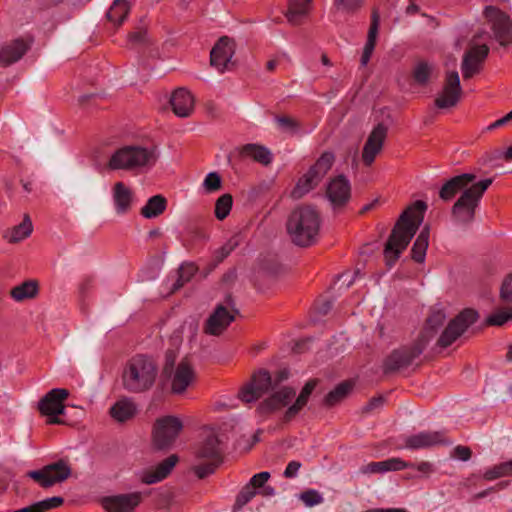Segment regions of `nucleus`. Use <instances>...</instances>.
I'll return each mask as SVG.
<instances>
[{
    "instance_id": "obj_1",
    "label": "nucleus",
    "mask_w": 512,
    "mask_h": 512,
    "mask_svg": "<svg viewBox=\"0 0 512 512\" xmlns=\"http://www.w3.org/2000/svg\"><path fill=\"white\" fill-rule=\"evenodd\" d=\"M427 205L417 200L399 216L385 244L384 257L387 266L392 267L407 248L424 218Z\"/></svg>"
},
{
    "instance_id": "obj_2",
    "label": "nucleus",
    "mask_w": 512,
    "mask_h": 512,
    "mask_svg": "<svg viewBox=\"0 0 512 512\" xmlns=\"http://www.w3.org/2000/svg\"><path fill=\"white\" fill-rule=\"evenodd\" d=\"M445 321L446 315L442 310L431 311L422 332L415 342L411 346H403L396 349L387 356L383 364L384 372L390 373L409 366L422 354L427 344L434 338Z\"/></svg>"
},
{
    "instance_id": "obj_3",
    "label": "nucleus",
    "mask_w": 512,
    "mask_h": 512,
    "mask_svg": "<svg viewBox=\"0 0 512 512\" xmlns=\"http://www.w3.org/2000/svg\"><path fill=\"white\" fill-rule=\"evenodd\" d=\"M320 227V214L311 205H299L294 208L286 222V230L291 242L303 248L310 247L318 241Z\"/></svg>"
},
{
    "instance_id": "obj_4",
    "label": "nucleus",
    "mask_w": 512,
    "mask_h": 512,
    "mask_svg": "<svg viewBox=\"0 0 512 512\" xmlns=\"http://www.w3.org/2000/svg\"><path fill=\"white\" fill-rule=\"evenodd\" d=\"M157 374V365L152 358L136 355L127 362L123 370V388L129 393L146 392L153 387Z\"/></svg>"
},
{
    "instance_id": "obj_5",
    "label": "nucleus",
    "mask_w": 512,
    "mask_h": 512,
    "mask_svg": "<svg viewBox=\"0 0 512 512\" xmlns=\"http://www.w3.org/2000/svg\"><path fill=\"white\" fill-rule=\"evenodd\" d=\"M492 182V178L480 180L461 193L451 208V216L455 223L469 225L474 221L480 201Z\"/></svg>"
},
{
    "instance_id": "obj_6",
    "label": "nucleus",
    "mask_w": 512,
    "mask_h": 512,
    "mask_svg": "<svg viewBox=\"0 0 512 512\" xmlns=\"http://www.w3.org/2000/svg\"><path fill=\"white\" fill-rule=\"evenodd\" d=\"M155 147L124 146L117 149L110 157L108 168L111 170L132 171L145 166H153L158 160Z\"/></svg>"
},
{
    "instance_id": "obj_7",
    "label": "nucleus",
    "mask_w": 512,
    "mask_h": 512,
    "mask_svg": "<svg viewBox=\"0 0 512 512\" xmlns=\"http://www.w3.org/2000/svg\"><path fill=\"white\" fill-rule=\"evenodd\" d=\"M485 22L489 25L492 37L501 46L512 44V19L501 9L493 5H487L482 13Z\"/></svg>"
},
{
    "instance_id": "obj_8",
    "label": "nucleus",
    "mask_w": 512,
    "mask_h": 512,
    "mask_svg": "<svg viewBox=\"0 0 512 512\" xmlns=\"http://www.w3.org/2000/svg\"><path fill=\"white\" fill-rule=\"evenodd\" d=\"M69 396V391L64 388H54L46 393L38 402V409L43 416H46L48 425H60L64 421L58 416L64 414V401Z\"/></svg>"
},
{
    "instance_id": "obj_9",
    "label": "nucleus",
    "mask_w": 512,
    "mask_h": 512,
    "mask_svg": "<svg viewBox=\"0 0 512 512\" xmlns=\"http://www.w3.org/2000/svg\"><path fill=\"white\" fill-rule=\"evenodd\" d=\"M70 475L71 467L69 463L63 459L45 465L41 469L27 472V476L43 488H49L57 483H61Z\"/></svg>"
},
{
    "instance_id": "obj_10",
    "label": "nucleus",
    "mask_w": 512,
    "mask_h": 512,
    "mask_svg": "<svg viewBox=\"0 0 512 512\" xmlns=\"http://www.w3.org/2000/svg\"><path fill=\"white\" fill-rule=\"evenodd\" d=\"M183 429V423L176 416L158 418L153 426V440L157 448L172 446Z\"/></svg>"
},
{
    "instance_id": "obj_11",
    "label": "nucleus",
    "mask_w": 512,
    "mask_h": 512,
    "mask_svg": "<svg viewBox=\"0 0 512 512\" xmlns=\"http://www.w3.org/2000/svg\"><path fill=\"white\" fill-rule=\"evenodd\" d=\"M478 313L473 309H465L452 319L440 335L437 344L446 348L454 343L472 324L478 320Z\"/></svg>"
},
{
    "instance_id": "obj_12",
    "label": "nucleus",
    "mask_w": 512,
    "mask_h": 512,
    "mask_svg": "<svg viewBox=\"0 0 512 512\" xmlns=\"http://www.w3.org/2000/svg\"><path fill=\"white\" fill-rule=\"evenodd\" d=\"M462 87L457 71H449L445 74L442 90L435 98V106L439 109L455 107L462 97Z\"/></svg>"
},
{
    "instance_id": "obj_13",
    "label": "nucleus",
    "mask_w": 512,
    "mask_h": 512,
    "mask_svg": "<svg viewBox=\"0 0 512 512\" xmlns=\"http://www.w3.org/2000/svg\"><path fill=\"white\" fill-rule=\"evenodd\" d=\"M235 54V42L228 36H222L210 52V65L219 73L231 70L235 63L232 58Z\"/></svg>"
},
{
    "instance_id": "obj_14",
    "label": "nucleus",
    "mask_w": 512,
    "mask_h": 512,
    "mask_svg": "<svg viewBox=\"0 0 512 512\" xmlns=\"http://www.w3.org/2000/svg\"><path fill=\"white\" fill-rule=\"evenodd\" d=\"M171 382V391L182 394L195 381L196 373L189 359H182L174 369L165 374Z\"/></svg>"
},
{
    "instance_id": "obj_15",
    "label": "nucleus",
    "mask_w": 512,
    "mask_h": 512,
    "mask_svg": "<svg viewBox=\"0 0 512 512\" xmlns=\"http://www.w3.org/2000/svg\"><path fill=\"white\" fill-rule=\"evenodd\" d=\"M274 388L270 373L267 370H260L253 375L251 383L240 391L239 397L243 402H254Z\"/></svg>"
},
{
    "instance_id": "obj_16",
    "label": "nucleus",
    "mask_w": 512,
    "mask_h": 512,
    "mask_svg": "<svg viewBox=\"0 0 512 512\" xmlns=\"http://www.w3.org/2000/svg\"><path fill=\"white\" fill-rule=\"evenodd\" d=\"M252 159L262 165H269L272 162V153L265 146L249 143L234 148L228 155V161H243Z\"/></svg>"
},
{
    "instance_id": "obj_17",
    "label": "nucleus",
    "mask_w": 512,
    "mask_h": 512,
    "mask_svg": "<svg viewBox=\"0 0 512 512\" xmlns=\"http://www.w3.org/2000/svg\"><path fill=\"white\" fill-rule=\"evenodd\" d=\"M326 197L333 208L345 206L351 197V184L344 175L332 178L326 187Z\"/></svg>"
},
{
    "instance_id": "obj_18",
    "label": "nucleus",
    "mask_w": 512,
    "mask_h": 512,
    "mask_svg": "<svg viewBox=\"0 0 512 512\" xmlns=\"http://www.w3.org/2000/svg\"><path fill=\"white\" fill-rule=\"evenodd\" d=\"M387 132V126L379 123L369 134L362 150V160L366 166H371L376 156L381 152Z\"/></svg>"
},
{
    "instance_id": "obj_19",
    "label": "nucleus",
    "mask_w": 512,
    "mask_h": 512,
    "mask_svg": "<svg viewBox=\"0 0 512 512\" xmlns=\"http://www.w3.org/2000/svg\"><path fill=\"white\" fill-rule=\"evenodd\" d=\"M489 47L486 44L471 47L463 56L461 70L464 79L472 78L482 68V63L487 58Z\"/></svg>"
},
{
    "instance_id": "obj_20",
    "label": "nucleus",
    "mask_w": 512,
    "mask_h": 512,
    "mask_svg": "<svg viewBox=\"0 0 512 512\" xmlns=\"http://www.w3.org/2000/svg\"><path fill=\"white\" fill-rule=\"evenodd\" d=\"M235 315L223 304H218L206 320L204 333L212 336L221 335L235 320Z\"/></svg>"
},
{
    "instance_id": "obj_21",
    "label": "nucleus",
    "mask_w": 512,
    "mask_h": 512,
    "mask_svg": "<svg viewBox=\"0 0 512 512\" xmlns=\"http://www.w3.org/2000/svg\"><path fill=\"white\" fill-rule=\"evenodd\" d=\"M142 494L140 492H132L128 494H119L106 497L102 504L108 512H132L141 502Z\"/></svg>"
},
{
    "instance_id": "obj_22",
    "label": "nucleus",
    "mask_w": 512,
    "mask_h": 512,
    "mask_svg": "<svg viewBox=\"0 0 512 512\" xmlns=\"http://www.w3.org/2000/svg\"><path fill=\"white\" fill-rule=\"evenodd\" d=\"M475 180L476 175L473 173H463L454 176L442 185L439 197L443 201H450L457 193H462L465 189H469L472 184L477 183Z\"/></svg>"
},
{
    "instance_id": "obj_23",
    "label": "nucleus",
    "mask_w": 512,
    "mask_h": 512,
    "mask_svg": "<svg viewBox=\"0 0 512 512\" xmlns=\"http://www.w3.org/2000/svg\"><path fill=\"white\" fill-rule=\"evenodd\" d=\"M178 461L179 458L177 455H170L155 467L144 470L140 476L141 482L151 485L164 480L172 472Z\"/></svg>"
},
{
    "instance_id": "obj_24",
    "label": "nucleus",
    "mask_w": 512,
    "mask_h": 512,
    "mask_svg": "<svg viewBox=\"0 0 512 512\" xmlns=\"http://www.w3.org/2000/svg\"><path fill=\"white\" fill-rule=\"evenodd\" d=\"M195 458L203 463L195 464L192 469L198 478L203 479L214 473L221 463L222 457L219 450H196Z\"/></svg>"
},
{
    "instance_id": "obj_25",
    "label": "nucleus",
    "mask_w": 512,
    "mask_h": 512,
    "mask_svg": "<svg viewBox=\"0 0 512 512\" xmlns=\"http://www.w3.org/2000/svg\"><path fill=\"white\" fill-rule=\"evenodd\" d=\"M452 444L453 442L442 432H421L406 440V448H428Z\"/></svg>"
},
{
    "instance_id": "obj_26",
    "label": "nucleus",
    "mask_w": 512,
    "mask_h": 512,
    "mask_svg": "<svg viewBox=\"0 0 512 512\" xmlns=\"http://www.w3.org/2000/svg\"><path fill=\"white\" fill-rule=\"evenodd\" d=\"M29 49V43L18 38L0 46V66H9L19 61Z\"/></svg>"
},
{
    "instance_id": "obj_27",
    "label": "nucleus",
    "mask_w": 512,
    "mask_h": 512,
    "mask_svg": "<svg viewBox=\"0 0 512 512\" xmlns=\"http://www.w3.org/2000/svg\"><path fill=\"white\" fill-rule=\"evenodd\" d=\"M170 104L176 116L186 118L194 110V97L187 89L178 88L172 93Z\"/></svg>"
},
{
    "instance_id": "obj_28",
    "label": "nucleus",
    "mask_w": 512,
    "mask_h": 512,
    "mask_svg": "<svg viewBox=\"0 0 512 512\" xmlns=\"http://www.w3.org/2000/svg\"><path fill=\"white\" fill-rule=\"evenodd\" d=\"M112 198L115 210L118 214H127L134 201V193L130 187L123 182H116L112 190Z\"/></svg>"
},
{
    "instance_id": "obj_29",
    "label": "nucleus",
    "mask_w": 512,
    "mask_h": 512,
    "mask_svg": "<svg viewBox=\"0 0 512 512\" xmlns=\"http://www.w3.org/2000/svg\"><path fill=\"white\" fill-rule=\"evenodd\" d=\"M312 9V0H289L285 13L287 21L294 25H300Z\"/></svg>"
},
{
    "instance_id": "obj_30",
    "label": "nucleus",
    "mask_w": 512,
    "mask_h": 512,
    "mask_svg": "<svg viewBox=\"0 0 512 512\" xmlns=\"http://www.w3.org/2000/svg\"><path fill=\"white\" fill-rule=\"evenodd\" d=\"M380 15L378 9H373L371 15V24L368 31L367 41L365 43L363 53L361 56V65L366 66L371 58V55L375 49L376 38L379 29Z\"/></svg>"
},
{
    "instance_id": "obj_31",
    "label": "nucleus",
    "mask_w": 512,
    "mask_h": 512,
    "mask_svg": "<svg viewBox=\"0 0 512 512\" xmlns=\"http://www.w3.org/2000/svg\"><path fill=\"white\" fill-rule=\"evenodd\" d=\"M322 180L309 168L308 171L299 178L291 192V197L295 200L301 199L307 193L316 188Z\"/></svg>"
},
{
    "instance_id": "obj_32",
    "label": "nucleus",
    "mask_w": 512,
    "mask_h": 512,
    "mask_svg": "<svg viewBox=\"0 0 512 512\" xmlns=\"http://www.w3.org/2000/svg\"><path fill=\"white\" fill-rule=\"evenodd\" d=\"M415 465L409 462H405L401 458L393 457L379 462L369 463L364 472L369 473H385L388 471H398L406 467H414Z\"/></svg>"
},
{
    "instance_id": "obj_33",
    "label": "nucleus",
    "mask_w": 512,
    "mask_h": 512,
    "mask_svg": "<svg viewBox=\"0 0 512 512\" xmlns=\"http://www.w3.org/2000/svg\"><path fill=\"white\" fill-rule=\"evenodd\" d=\"M39 293V284L36 280H27L13 287L10 296L17 302L35 298Z\"/></svg>"
},
{
    "instance_id": "obj_34",
    "label": "nucleus",
    "mask_w": 512,
    "mask_h": 512,
    "mask_svg": "<svg viewBox=\"0 0 512 512\" xmlns=\"http://www.w3.org/2000/svg\"><path fill=\"white\" fill-rule=\"evenodd\" d=\"M167 207V200L164 196L158 194L150 197L146 204L141 208V215L146 219H152L164 213Z\"/></svg>"
},
{
    "instance_id": "obj_35",
    "label": "nucleus",
    "mask_w": 512,
    "mask_h": 512,
    "mask_svg": "<svg viewBox=\"0 0 512 512\" xmlns=\"http://www.w3.org/2000/svg\"><path fill=\"white\" fill-rule=\"evenodd\" d=\"M295 396V390L290 387H283L280 390L274 392L268 399L263 403V406L269 410L278 409L286 406Z\"/></svg>"
},
{
    "instance_id": "obj_36",
    "label": "nucleus",
    "mask_w": 512,
    "mask_h": 512,
    "mask_svg": "<svg viewBox=\"0 0 512 512\" xmlns=\"http://www.w3.org/2000/svg\"><path fill=\"white\" fill-rule=\"evenodd\" d=\"M33 231V225L28 215H25L23 221L14 226L11 230L7 231L4 237L8 240L9 243H18L27 237Z\"/></svg>"
},
{
    "instance_id": "obj_37",
    "label": "nucleus",
    "mask_w": 512,
    "mask_h": 512,
    "mask_svg": "<svg viewBox=\"0 0 512 512\" xmlns=\"http://www.w3.org/2000/svg\"><path fill=\"white\" fill-rule=\"evenodd\" d=\"M429 235V227L425 226L417 236L412 246L411 257L417 263H423L425 260L426 251L429 245Z\"/></svg>"
},
{
    "instance_id": "obj_38",
    "label": "nucleus",
    "mask_w": 512,
    "mask_h": 512,
    "mask_svg": "<svg viewBox=\"0 0 512 512\" xmlns=\"http://www.w3.org/2000/svg\"><path fill=\"white\" fill-rule=\"evenodd\" d=\"M136 413L134 403L129 399L117 401L110 409L111 416L118 422H124L131 419Z\"/></svg>"
},
{
    "instance_id": "obj_39",
    "label": "nucleus",
    "mask_w": 512,
    "mask_h": 512,
    "mask_svg": "<svg viewBox=\"0 0 512 512\" xmlns=\"http://www.w3.org/2000/svg\"><path fill=\"white\" fill-rule=\"evenodd\" d=\"M316 386L315 380L308 381L300 392L298 398L295 403L290 406L286 412V418L290 419L295 416L307 403L309 396Z\"/></svg>"
},
{
    "instance_id": "obj_40",
    "label": "nucleus",
    "mask_w": 512,
    "mask_h": 512,
    "mask_svg": "<svg viewBox=\"0 0 512 512\" xmlns=\"http://www.w3.org/2000/svg\"><path fill=\"white\" fill-rule=\"evenodd\" d=\"M130 11L126 0H115L107 12V18L116 25H121Z\"/></svg>"
},
{
    "instance_id": "obj_41",
    "label": "nucleus",
    "mask_w": 512,
    "mask_h": 512,
    "mask_svg": "<svg viewBox=\"0 0 512 512\" xmlns=\"http://www.w3.org/2000/svg\"><path fill=\"white\" fill-rule=\"evenodd\" d=\"M334 162L335 154L332 151H325L318 157L310 169L322 180L332 168Z\"/></svg>"
},
{
    "instance_id": "obj_42",
    "label": "nucleus",
    "mask_w": 512,
    "mask_h": 512,
    "mask_svg": "<svg viewBox=\"0 0 512 512\" xmlns=\"http://www.w3.org/2000/svg\"><path fill=\"white\" fill-rule=\"evenodd\" d=\"M63 501L64 500L62 497L54 496L51 498L44 499L42 501H38L32 505L18 509L14 512H47L48 510L61 506L63 504Z\"/></svg>"
},
{
    "instance_id": "obj_43",
    "label": "nucleus",
    "mask_w": 512,
    "mask_h": 512,
    "mask_svg": "<svg viewBox=\"0 0 512 512\" xmlns=\"http://www.w3.org/2000/svg\"><path fill=\"white\" fill-rule=\"evenodd\" d=\"M352 389V385L348 382H343L331 390L324 399V403L328 407H332L343 401Z\"/></svg>"
},
{
    "instance_id": "obj_44",
    "label": "nucleus",
    "mask_w": 512,
    "mask_h": 512,
    "mask_svg": "<svg viewBox=\"0 0 512 512\" xmlns=\"http://www.w3.org/2000/svg\"><path fill=\"white\" fill-rule=\"evenodd\" d=\"M204 441V448H216L220 445H227L225 435L217 433L213 428L205 427L201 432Z\"/></svg>"
},
{
    "instance_id": "obj_45",
    "label": "nucleus",
    "mask_w": 512,
    "mask_h": 512,
    "mask_svg": "<svg viewBox=\"0 0 512 512\" xmlns=\"http://www.w3.org/2000/svg\"><path fill=\"white\" fill-rule=\"evenodd\" d=\"M233 204L232 196L228 193L220 196L215 203V216L218 220H224L230 213Z\"/></svg>"
},
{
    "instance_id": "obj_46",
    "label": "nucleus",
    "mask_w": 512,
    "mask_h": 512,
    "mask_svg": "<svg viewBox=\"0 0 512 512\" xmlns=\"http://www.w3.org/2000/svg\"><path fill=\"white\" fill-rule=\"evenodd\" d=\"M364 4V0H333V7L336 11L355 14Z\"/></svg>"
},
{
    "instance_id": "obj_47",
    "label": "nucleus",
    "mask_w": 512,
    "mask_h": 512,
    "mask_svg": "<svg viewBox=\"0 0 512 512\" xmlns=\"http://www.w3.org/2000/svg\"><path fill=\"white\" fill-rule=\"evenodd\" d=\"M278 128L287 133L295 134L300 130V122L293 117L281 115L275 117Z\"/></svg>"
},
{
    "instance_id": "obj_48",
    "label": "nucleus",
    "mask_w": 512,
    "mask_h": 512,
    "mask_svg": "<svg viewBox=\"0 0 512 512\" xmlns=\"http://www.w3.org/2000/svg\"><path fill=\"white\" fill-rule=\"evenodd\" d=\"M432 71V65L424 61L418 62L413 70L414 80L420 85H425L427 84Z\"/></svg>"
},
{
    "instance_id": "obj_49",
    "label": "nucleus",
    "mask_w": 512,
    "mask_h": 512,
    "mask_svg": "<svg viewBox=\"0 0 512 512\" xmlns=\"http://www.w3.org/2000/svg\"><path fill=\"white\" fill-rule=\"evenodd\" d=\"M509 320H512V307L494 312L486 322L491 326H502Z\"/></svg>"
},
{
    "instance_id": "obj_50",
    "label": "nucleus",
    "mask_w": 512,
    "mask_h": 512,
    "mask_svg": "<svg viewBox=\"0 0 512 512\" xmlns=\"http://www.w3.org/2000/svg\"><path fill=\"white\" fill-rule=\"evenodd\" d=\"M299 499L305 504L307 507H313L323 503L324 498L320 492L315 489H309L302 492L299 495Z\"/></svg>"
},
{
    "instance_id": "obj_51",
    "label": "nucleus",
    "mask_w": 512,
    "mask_h": 512,
    "mask_svg": "<svg viewBox=\"0 0 512 512\" xmlns=\"http://www.w3.org/2000/svg\"><path fill=\"white\" fill-rule=\"evenodd\" d=\"M262 431L258 430L255 433L250 434H242L240 435V439L237 441L236 445L241 448H252L253 446L259 444L261 442L260 435Z\"/></svg>"
},
{
    "instance_id": "obj_52",
    "label": "nucleus",
    "mask_w": 512,
    "mask_h": 512,
    "mask_svg": "<svg viewBox=\"0 0 512 512\" xmlns=\"http://www.w3.org/2000/svg\"><path fill=\"white\" fill-rule=\"evenodd\" d=\"M256 495V490L249 484H247L237 495L235 507L237 509L242 508L246 505L254 496Z\"/></svg>"
},
{
    "instance_id": "obj_53",
    "label": "nucleus",
    "mask_w": 512,
    "mask_h": 512,
    "mask_svg": "<svg viewBox=\"0 0 512 512\" xmlns=\"http://www.w3.org/2000/svg\"><path fill=\"white\" fill-rule=\"evenodd\" d=\"M203 186L207 192L217 191L221 188V177L216 172H210L207 174Z\"/></svg>"
},
{
    "instance_id": "obj_54",
    "label": "nucleus",
    "mask_w": 512,
    "mask_h": 512,
    "mask_svg": "<svg viewBox=\"0 0 512 512\" xmlns=\"http://www.w3.org/2000/svg\"><path fill=\"white\" fill-rule=\"evenodd\" d=\"M500 297L503 301L512 303V274L504 278L500 288Z\"/></svg>"
},
{
    "instance_id": "obj_55",
    "label": "nucleus",
    "mask_w": 512,
    "mask_h": 512,
    "mask_svg": "<svg viewBox=\"0 0 512 512\" xmlns=\"http://www.w3.org/2000/svg\"><path fill=\"white\" fill-rule=\"evenodd\" d=\"M506 476H507V474H506L505 469L503 468L502 463L487 469L483 473V478L487 481H492V480H495V479H498L501 477H506Z\"/></svg>"
},
{
    "instance_id": "obj_56",
    "label": "nucleus",
    "mask_w": 512,
    "mask_h": 512,
    "mask_svg": "<svg viewBox=\"0 0 512 512\" xmlns=\"http://www.w3.org/2000/svg\"><path fill=\"white\" fill-rule=\"evenodd\" d=\"M197 268L192 263L182 264L178 269V275L184 281L189 282L191 278L195 275Z\"/></svg>"
},
{
    "instance_id": "obj_57",
    "label": "nucleus",
    "mask_w": 512,
    "mask_h": 512,
    "mask_svg": "<svg viewBox=\"0 0 512 512\" xmlns=\"http://www.w3.org/2000/svg\"><path fill=\"white\" fill-rule=\"evenodd\" d=\"M235 245L231 242L225 243L223 246L218 248L215 253V259L217 262H222L230 253L234 250Z\"/></svg>"
},
{
    "instance_id": "obj_58",
    "label": "nucleus",
    "mask_w": 512,
    "mask_h": 512,
    "mask_svg": "<svg viewBox=\"0 0 512 512\" xmlns=\"http://www.w3.org/2000/svg\"><path fill=\"white\" fill-rule=\"evenodd\" d=\"M270 478V473L267 471H263L260 473L255 474L248 483L251 485L254 489L257 487H262Z\"/></svg>"
},
{
    "instance_id": "obj_59",
    "label": "nucleus",
    "mask_w": 512,
    "mask_h": 512,
    "mask_svg": "<svg viewBox=\"0 0 512 512\" xmlns=\"http://www.w3.org/2000/svg\"><path fill=\"white\" fill-rule=\"evenodd\" d=\"M385 402V398L383 396H377L370 399L365 406H363L362 411L364 413H370L375 409H379L383 406Z\"/></svg>"
},
{
    "instance_id": "obj_60",
    "label": "nucleus",
    "mask_w": 512,
    "mask_h": 512,
    "mask_svg": "<svg viewBox=\"0 0 512 512\" xmlns=\"http://www.w3.org/2000/svg\"><path fill=\"white\" fill-rule=\"evenodd\" d=\"M301 468V463L298 461H291L288 463L286 469L284 470V477L286 478H294L297 476L299 469Z\"/></svg>"
},
{
    "instance_id": "obj_61",
    "label": "nucleus",
    "mask_w": 512,
    "mask_h": 512,
    "mask_svg": "<svg viewBox=\"0 0 512 512\" xmlns=\"http://www.w3.org/2000/svg\"><path fill=\"white\" fill-rule=\"evenodd\" d=\"M166 362H165V365H164V368H163V372L164 374H168L169 371H171L172 369H174V364H175V359H176V355L174 353V351L172 350H169L166 352Z\"/></svg>"
},
{
    "instance_id": "obj_62",
    "label": "nucleus",
    "mask_w": 512,
    "mask_h": 512,
    "mask_svg": "<svg viewBox=\"0 0 512 512\" xmlns=\"http://www.w3.org/2000/svg\"><path fill=\"white\" fill-rule=\"evenodd\" d=\"M145 37H146V31L138 30V31L130 33L128 36V39H129V42H131L133 44H139V43H143L145 41Z\"/></svg>"
},
{
    "instance_id": "obj_63",
    "label": "nucleus",
    "mask_w": 512,
    "mask_h": 512,
    "mask_svg": "<svg viewBox=\"0 0 512 512\" xmlns=\"http://www.w3.org/2000/svg\"><path fill=\"white\" fill-rule=\"evenodd\" d=\"M450 457L454 460L468 461L471 458V450H454Z\"/></svg>"
},
{
    "instance_id": "obj_64",
    "label": "nucleus",
    "mask_w": 512,
    "mask_h": 512,
    "mask_svg": "<svg viewBox=\"0 0 512 512\" xmlns=\"http://www.w3.org/2000/svg\"><path fill=\"white\" fill-rule=\"evenodd\" d=\"M511 121H512V110L509 113H507L505 116H503L502 118H500V119L496 120L495 122H493L489 126V129H495V128L504 126V125L508 124Z\"/></svg>"
}]
</instances>
